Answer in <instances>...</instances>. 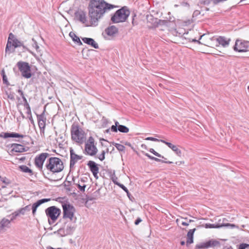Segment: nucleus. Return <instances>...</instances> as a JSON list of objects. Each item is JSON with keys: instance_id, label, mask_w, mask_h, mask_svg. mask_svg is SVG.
I'll use <instances>...</instances> for the list:
<instances>
[{"instance_id": "1", "label": "nucleus", "mask_w": 249, "mask_h": 249, "mask_svg": "<svg viewBox=\"0 0 249 249\" xmlns=\"http://www.w3.org/2000/svg\"><path fill=\"white\" fill-rule=\"evenodd\" d=\"M113 7L103 0H90L88 5L89 18L93 26H96L105 13Z\"/></svg>"}, {"instance_id": "2", "label": "nucleus", "mask_w": 249, "mask_h": 249, "mask_svg": "<svg viewBox=\"0 0 249 249\" xmlns=\"http://www.w3.org/2000/svg\"><path fill=\"white\" fill-rule=\"evenodd\" d=\"M45 170L53 173H58L63 170L64 168L62 161L56 157H51L46 162Z\"/></svg>"}, {"instance_id": "3", "label": "nucleus", "mask_w": 249, "mask_h": 249, "mask_svg": "<svg viewBox=\"0 0 249 249\" xmlns=\"http://www.w3.org/2000/svg\"><path fill=\"white\" fill-rule=\"evenodd\" d=\"M71 140L74 142L82 144L86 138V134L78 124L74 123L71 127Z\"/></svg>"}, {"instance_id": "4", "label": "nucleus", "mask_w": 249, "mask_h": 249, "mask_svg": "<svg viewBox=\"0 0 249 249\" xmlns=\"http://www.w3.org/2000/svg\"><path fill=\"white\" fill-rule=\"evenodd\" d=\"M63 218H68L70 221L75 223L76 222L77 218L74 216L75 211L74 207L68 203H64L62 205Z\"/></svg>"}, {"instance_id": "5", "label": "nucleus", "mask_w": 249, "mask_h": 249, "mask_svg": "<svg viewBox=\"0 0 249 249\" xmlns=\"http://www.w3.org/2000/svg\"><path fill=\"white\" fill-rule=\"evenodd\" d=\"M46 215L48 217L49 223L50 225L53 224L61 213V210L56 207L53 206L48 207L45 210Z\"/></svg>"}, {"instance_id": "6", "label": "nucleus", "mask_w": 249, "mask_h": 249, "mask_svg": "<svg viewBox=\"0 0 249 249\" xmlns=\"http://www.w3.org/2000/svg\"><path fill=\"white\" fill-rule=\"evenodd\" d=\"M129 15V11L122 8L116 11L113 16H112L111 20L112 22L115 23L124 22L127 19Z\"/></svg>"}, {"instance_id": "7", "label": "nucleus", "mask_w": 249, "mask_h": 249, "mask_svg": "<svg viewBox=\"0 0 249 249\" xmlns=\"http://www.w3.org/2000/svg\"><path fill=\"white\" fill-rule=\"evenodd\" d=\"M17 66L22 77L30 78L32 76L31 68L28 63L19 61L17 63Z\"/></svg>"}, {"instance_id": "8", "label": "nucleus", "mask_w": 249, "mask_h": 249, "mask_svg": "<svg viewBox=\"0 0 249 249\" xmlns=\"http://www.w3.org/2000/svg\"><path fill=\"white\" fill-rule=\"evenodd\" d=\"M85 151L87 155L91 156H95L97 153L98 150L92 137H89L86 142Z\"/></svg>"}, {"instance_id": "9", "label": "nucleus", "mask_w": 249, "mask_h": 249, "mask_svg": "<svg viewBox=\"0 0 249 249\" xmlns=\"http://www.w3.org/2000/svg\"><path fill=\"white\" fill-rule=\"evenodd\" d=\"M233 50L239 53L246 52L249 51V41L242 39H237L233 47Z\"/></svg>"}, {"instance_id": "10", "label": "nucleus", "mask_w": 249, "mask_h": 249, "mask_svg": "<svg viewBox=\"0 0 249 249\" xmlns=\"http://www.w3.org/2000/svg\"><path fill=\"white\" fill-rule=\"evenodd\" d=\"M16 49V37L15 36L10 33L9 35L7 45L5 48V56L14 53Z\"/></svg>"}, {"instance_id": "11", "label": "nucleus", "mask_w": 249, "mask_h": 249, "mask_svg": "<svg viewBox=\"0 0 249 249\" xmlns=\"http://www.w3.org/2000/svg\"><path fill=\"white\" fill-rule=\"evenodd\" d=\"M49 155V154L48 153H42L36 157L35 159V164L40 171H44V170H43V163L46 158H48Z\"/></svg>"}, {"instance_id": "12", "label": "nucleus", "mask_w": 249, "mask_h": 249, "mask_svg": "<svg viewBox=\"0 0 249 249\" xmlns=\"http://www.w3.org/2000/svg\"><path fill=\"white\" fill-rule=\"evenodd\" d=\"M118 32V28L116 26L112 25L107 28L103 32L102 35L105 39L110 40L115 36Z\"/></svg>"}, {"instance_id": "13", "label": "nucleus", "mask_w": 249, "mask_h": 249, "mask_svg": "<svg viewBox=\"0 0 249 249\" xmlns=\"http://www.w3.org/2000/svg\"><path fill=\"white\" fill-rule=\"evenodd\" d=\"M16 215L13 213L6 217L3 218L0 221V233L5 231L10 227L11 222L15 218Z\"/></svg>"}, {"instance_id": "14", "label": "nucleus", "mask_w": 249, "mask_h": 249, "mask_svg": "<svg viewBox=\"0 0 249 249\" xmlns=\"http://www.w3.org/2000/svg\"><path fill=\"white\" fill-rule=\"evenodd\" d=\"M37 119L40 134L41 135L42 134L44 135L47 121L45 109L44 110L41 114L37 115Z\"/></svg>"}, {"instance_id": "15", "label": "nucleus", "mask_w": 249, "mask_h": 249, "mask_svg": "<svg viewBox=\"0 0 249 249\" xmlns=\"http://www.w3.org/2000/svg\"><path fill=\"white\" fill-rule=\"evenodd\" d=\"M76 17L82 23L84 24L86 26H93L91 24V21L90 19H87V15L86 12L83 11H79L76 13Z\"/></svg>"}, {"instance_id": "16", "label": "nucleus", "mask_w": 249, "mask_h": 249, "mask_svg": "<svg viewBox=\"0 0 249 249\" xmlns=\"http://www.w3.org/2000/svg\"><path fill=\"white\" fill-rule=\"evenodd\" d=\"M218 246H220L219 241L215 240H211L206 242L197 244L196 246V249H206L210 247L214 248Z\"/></svg>"}, {"instance_id": "17", "label": "nucleus", "mask_w": 249, "mask_h": 249, "mask_svg": "<svg viewBox=\"0 0 249 249\" xmlns=\"http://www.w3.org/2000/svg\"><path fill=\"white\" fill-rule=\"evenodd\" d=\"M70 168L74 167L76 163L79 160H81L83 158L82 156L78 155L75 154L72 148H70Z\"/></svg>"}, {"instance_id": "18", "label": "nucleus", "mask_w": 249, "mask_h": 249, "mask_svg": "<svg viewBox=\"0 0 249 249\" xmlns=\"http://www.w3.org/2000/svg\"><path fill=\"white\" fill-rule=\"evenodd\" d=\"M87 165L88 166L90 171L92 172L94 177L96 179H98V174L99 170L98 164L93 161L89 160L88 162Z\"/></svg>"}, {"instance_id": "19", "label": "nucleus", "mask_w": 249, "mask_h": 249, "mask_svg": "<svg viewBox=\"0 0 249 249\" xmlns=\"http://www.w3.org/2000/svg\"><path fill=\"white\" fill-rule=\"evenodd\" d=\"M161 142L165 144L170 148H171L178 156H181L182 152L181 150L178 148V146L176 145H174L171 142H167L164 140H161Z\"/></svg>"}, {"instance_id": "20", "label": "nucleus", "mask_w": 249, "mask_h": 249, "mask_svg": "<svg viewBox=\"0 0 249 249\" xmlns=\"http://www.w3.org/2000/svg\"><path fill=\"white\" fill-rule=\"evenodd\" d=\"M231 39H227L224 36H219L216 38V41L219 44L222 45L224 47H228L229 45Z\"/></svg>"}, {"instance_id": "21", "label": "nucleus", "mask_w": 249, "mask_h": 249, "mask_svg": "<svg viewBox=\"0 0 249 249\" xmlns=\"http://www.w3.org/2000/svg\"><path fill=\"white\" fill-rule=\"evenodd\" d=\"M49 199L43 198L41 199H39L37 201L36 203H34L32 205V213L33 215H35L37 209V208L41 204L47 202L49 201Z\"/></svg>"}, {"instance_id": "22", "label": "nucleus", "mask_w": 249, "mask_h": 249, "mask_svg": "<svg viewBox=\"0 0 249 249\" xmlns=\"http://www.w3.org/2000/svg\"><path fill=\"white\" fill-rule=\"evenodd\" d=\"M82 39L85 43L90 45L95 49L99 48L98 44L91 38L83 37L82 38Z\"/></svg>"}, {"instance_id": "23", "label": "nucleus", "mask_w": 249, "mask_h": 249, "mask_svg": "<svg viewBox=\"0 0 249 249\" xmlns=\"http://www.w3.org/2000/svg\"><path fill=\"white\" fill-rule=\"evenodd\" d=\"M196 231V229L190 230L187 233V245L191 244L193 243L194 233Z\"/></svg>"}, {"instance_id": "24", "label": "nucleus", "mask_w": 249, "mask_h": 249, "mask_svg": "<svg viewBox=\"0 0 249 249\" xmlns=\"http://www.w3.org/2000/svg\"><path fill=\"white\" fill-rule=\"evenodd\" d=\"M18 169L22 172L27 174L30 176L34 174L33 171L26 165L19 166Z\"/></svg>"}, {"instance_id": "25", "label": "nucleus", "mask_w": 249, "mask_h": 249, "mask_svg": "<svg viewBox=\"0 0 249 249\" xmlns=\"http://www.w3.org/2000/svg\"><path fill=\"white\" fill-rule=\"evenodd\" d=\"M6 95H7V98L8 99V101L9 104H13L14 103L15 101V94L14 92H12L10 89H8L6 91Z\"/></svg>"}, {"instance_id": "26", "label": "nucleus", "mask_w": 249, "mask_h": 249, "mask_svg": "<svg viewBox=\"0 0 249 249\" xmlns=\"http://www.w3.org/2000/svg\"><path fill=\"white\" fill-rule=\"evenodd\" d=\"M69 36L72 38V40L76 42L78 45H82V43L79 37L77 36L74 33L71 32L69 34Z\"/></svg>"}, {"instance_id": "27", "label": "nucleus", "mask_w": 249, "mask_h": 249, "mask_svg": "<svg viewBox=\"0 0 249 249\" xmlns=\"http://www.w3.org/2000/svg\"><path fill=\"white\" fill-rule=\"evenodd\" d=\"M7 151L10 155H15L16 154V144L13 143L11 145L7 146Z\"/></svg>"}, {"instance_id": "28", "label": "nucleus", "mask_w": 249, "mask_h": 249, "mask_svg": "<svg viewBox=\"0 0 249 249\" xmlns=\"http://www.w3.org/2000/svg\"><path fill=\"white\" fill-rule=\"evenodd\" d=\"M16 47H17V51L18 52L19 51V49L23 52H25L26 50H27V47L23 46L22 43L21 42H20V41H18L17 39Z\"/></svg>"}, {"instance_id": "29", "label": "nucleus", "mask_w": 249, "mask_h": 249, "mask_svg": "<svg viewBox=\"0 0 249 249\" xmlns=\"http://www.w3.org/2000/svg\"><path fill=\"white\" fill-rule=\"evenodd\" d=\"M0 137L5 139L10 137L16 138V133L2 132L0 134Z\"/></svg>"}, {"instance_id": "30", "label": "nucleus", "mask_w": 249, "mask_h": 249, "mask_svg": "<svg viewBox=\"0 0 249 249\" xmlns=\"http://www.w3.org/2000/svg\"><path fill=\"white\" fill-rule=\"evenodd\" d=\"M118 131L122 133H127L129 132V128L125 125H120L119 126Z\"/></svg>"}, {"instance_id": "31", "label": "nucleus", "mask_w": 249, "mask_h": 249, "mask_svg": "<svg viewBox=\"0 0 249 249\" xmlns=\"http://www.w3.org/2000/svg\"><path fill=\"white\" fill-rule=\"evenodd\" d=\"M204 227L205 228H219L221 227V225H220L219 224L215 225L210 223H206L205 224Z\"/></svg>"}, {"instance_id": "32", "label": "nucleus", "mask_w": 249, "mask_h": 249, "mask_svg": "<svg viewBox=\"0 0 249 249\" xmlns=\"http://www.w3.org/2000/svg\"><path fill=\"white\" fill-rule=\"evenodd\" d=\"M108 152V148H107L106 149V151L105 150H103L101 152V154L99 155L98 156H97V158L101 161H103L105 158V154L106 152Z\"/></svg>"}, {"instance_id": "33", "label": "nucleus", "mask_w": 249, "mask_h": 249, "mask_svg": "<svg viewBox=\"0 0 249 249\" xmlns=\"http://www.w3.org/2000/svg\"><path fill=\"white\" fill-rule=\"evenodd\" d=\"M115 146L116 148L117 149V150H119V151L124 152L125 150V147L122 144L116 143Z\"/></svg>"}, {"instance_id": "34", "label": "nucleus", "mask_w": 249, "mask_h": 249, "mask_svg": "<svg viewBox=\"0 0 249 249\" xmlns=\"http://www.w3.org/2000/svg\"><path fill=\"white\" fill-rule=\"evenodd\" d=\"M238 249H249V244L246 243L240 244L238 246Z\"/></svg>"}, {"instance_id": "35", "label": "nucleus", "mask_w": 249, "mask_h": 249, "mask_svg": "<svg viewBox=\"0 0 249 249\" xmlns=\"http://www.w3.org/2000/svg\"><path fill=\"white\" fill-rule=\"evenodd\" d=\"M230 227L231 228H238V226L237 225H236L233 224H230V223H227V224H223L221 225V227Z\"/></svg>"}, {"instance_id": "36", "label": "nucleus", "mask_w": 249, "mask_h": 249, "mask_svg": "<svg viewBox=\"0 0 249 249\" xmlns=\"http://www.w3.org/2000/svg\"><path fill=\"white\" fill-rule=\"evenodd\" d=\"M117 185L118 186H119L121 188H122L124 192H125L126 193L127 195H130V193H129L128 190L123 184L119 183L117 184Z\"/></svg>"}, {"instance_id": "37", "label": "nucleus", "mask_w": 249, "mask_h": 249, "mask_svg": "<svg viewBox=\"0 0 249 249\" xmlns=\"http://www.w3.org/2000/svg\"><path fill=\"white\" fill-rule=\"evenodd\" d=\"M75 227L73 226H67L66 231L67 233H71L74 230Z\"/></svg>"}, {"instance_id": "38", "label": "nucleus", "mask_w": 249, "mask_h": 249, "mask_svg": "<svg viewBox=\"0 0 249 249\" xmlns=\"http://www.w3.org/2000/svg\"><path fill=\"white\" fill-rule=\"evenodd\" d=\"M149 151L157 157L164 158V157L162 156H161L160 154L155 151L154 149L153 148L150 149Z\"/></svg>"}, {"instance_id": "39", "label": "nucleus", "mask_w": 249, "mask_h": 249, "mask_svg": "<svg viewBox=\"0 0 249 249\" xmlns=\"http://www.w3.org/2000/svg\"><path fill=\"white\" fill-rule=\"evenodd\" d=\"M25 159V157L22 156L20 154L17 153V160H19V161H23Z\"/></svg>"}, {"instance_id": "40", "label": "nucleus", "mask_w": 249, "mask_h": 249, "mask_svg": "<svg viewBox=\"0 0 249 249\" xmlns=\"http://www.w3.org/2000/svg\"><path fill=\"white\" fill-rule=\"evenodd\" d=\"M111 179L115 184L117 185V184L119 183L116 181V180L117 179V178L116 177L114 172L113 173V174L111 176Z\"/></svg>"}, {"instance_id": "41", "label": "nucleus", "mask_w": 249, "mask_h": 249, "mask_svg": "<svg viewBox=\"0 0 249 249\" xmlns=\"http://www.w3.org/2000/svg\"><path fill=\"white\" fill-rule=\"evenodd\" d=\"M145 140H150V141H154V142H161V140H159L157 138H153V137H147L145 139Z\"/></svg>"}, {"instance_id": "42", "label": "nucleus", "mask_w": 249, "mask_h": 249, "mask_svg": "<svg viewBox=\"0 0 249 249\" xmlns=\"http://www.w3.org/2000/svg\"><path fill=\"white\" fill-rule=\"evenodd\" d=\"M16 148H17V152H21L22 151L21 150V149L24 150V148H22V145H21L20 144H17V143Z\"/></svg>"}, {"instance_id": "43", "label": "nucleus", "mask_w": 249, "mask_h": 249, "mask_svg": "<svg viewBox=\"0 0 249 249\" xmlns=\"http://www.w3.org/2000/svg\"><path fill=\"white\" fill-rule=\"evenodd\" d=\"M77 187L80 191L84 192L85 187H86V185L85 184H84L83 185H80V184H78L77 185Z\"/></svg>"}, {"instance_id": "44", "label": "nucleus", "mask_w": 249, "mask_h": 249, "mask_svg": "<svg viewBox=\"0 0 249 249\" xmlns=\"http://www.w3.org/2000/svg\"><path fill=\"white\" fill-rule=\"evenodd\" d=\"M18 94L22 97V98L23 99V101H25L26 103H27V100H26L25 97L24 96L23 92L20 89L18 90Z\"/></svg>"}, {"instance_id": "45", "label": "nucleus", "mask_w": 249, "mask_h": 249, "mask_svg": "<svg viewBox=\"0 0 249 249\" xmlns=\"http://www.w3.org/2000/svg\"><path fill=\"white\" fill-rule=\"evenodd\" d=\"M110 130L113 132H117L118 130V127L114 125H112L110 127Z\"/></svg>"}, {"instance_id": "46", "label": "nucleus", "mask_w": 249, "mask_h": 249, "mask_svg": "<svg viewBox=\"0 0 249 249\" xmlns=\"http://www.w3.org/2000/svg\"><path fill=\"white\" fill-rule=\"evenodd\" d=\"M0 181H2V182H3L4 183H8V182L7 181H8V179L6 178L2 177L1 176H0Z\"/></svg>"}, {"instance_id": "47", "label": "nucleus", "mask_w": 249, "mask_h": 249, "mask_svg": "<svg viewBox=\"0 0 249 249\" xmlns=\"http://www.w3.org/2000/svg\"><path fill=\"white\" fill-rule=\"evenodd\" d=\"M2 80L4 84L7 85L8 84V81L6 75H3V76H2Z\"/></svg>"}, {"instance_id": "48", "label": "nucleus", "mask_w": 249, "mask_h": 249, "mask_svg": "<svg viewBox=\"0 0 249 249\" xmlns=\"http://www.w3.org/2000/svg\"><path fill=\"white\" fill-rule=\"evenodd\" d=\"M200 14L199 10H195L193 13V17H196Z\"/></svg>"}, {"instance_id": "49", "label": "nucleus", "mask_w": 249, "mask_h": 249, "mask_svg": "<svg viewBox=\"0 0 249 249\" xmlns=\"http://www.w3.org/2000/svg\"><path fill=\"white\" fill-rule=\"evenodd\" d=\"M142 221V219L141 218L138 217L135 221V224L136 225H138Z\"/></svg>"}, {"instance_id": "50", "label": "nucleus", "mask_w": 249, "mask_h": 249, "mask_svg": "<svg viewBox=\"0 0 249 249\" xmlns=\"http://www.w3.org/2000/svg\"><path fill=\"white\" fill-rule=\"evenodd\" d=\"M145 155L149 159H151V160H153V159L154 158V157H153L151 155H150L148 153H145Z\"/></svg>"}, {"instance_id": "51", "label": "nucleus", "mask_w": 249, "mask_h": 249, "mask_svg": "<svg viewBox=\"0 0 249 249\" xmlns=\"http://www.w3.org/2000/svg\"><path fill=\"white\" fill-rule=\"evenodd\" d=\"M24 137H26L25 135H20L18 133H17V138H23Z\"/></svg>"}, {"instance_id": "52", "label": "nucleus", "mask_w": 249, "mask_h": 249, "mask_svg": "<svg viewBox=\"0 0 249 249\" xmlns=\"http://www.w3.org/2000/svg\"><path fill=\"white\" fill-rule=\"evenodd\" d=\"M153 160L156 161H157V162H161L162 161V160L159 159L155 158V157H154V158L153 159Z\"/></svg>"}, {"instance_id": "53", "label": "nucleus", "mask_w": 249, "mask_h": 249, "mask_svg": "<svg viewBox=\"0 0 249 249\" xmlns=\"http://www.w3.org/2000/svg\"><path fill=\"white\" fill-rule=\"evenodd\" d=\"M35 48H36V50L37 52L40 51L39 47L36 44V46L35 47Z\"/></svg>"}, {"instance_id": "54", "label": "nucleus", "mask_w": 249, "mask_h": 249, "mask_svg": "<svg viewBox=\"0 0 249 249\" xmlns=\"http://www.w3.org/2000/svg\"><path fill=\"white\" fill-rule=\"evenodd\" d=\"M181 225H183V226H188L189 225V223H187L186 222H182L181 223Z\"/></svg>"}, {"instance_id": "55", "label": "nucleus", "mask_w": 249, "mask_h": 249, "mask_svg": "<svg viewBox=\"0 0 249 249\" xmlns=\"http://www.w3.org/2000/svg\"><path fill=\"white\" fill-rule=\"evenodd\" d=\"M120 124H119V123L118 121H115V126H116L117 127H118V128H119V126L120 125Z\"/></svg>"}, {"instance_id": "56", "label": "nucleus", "mask_w": 249, "mask_h": 249, "mask_svg": "<svg viewBox=\"0 0 249 249\" xmlns=\"http://www.w3.org/2000/svg\"><path fill=\"white\" fill-rule=\"evenodd\" d=\"M161 162H163V163H168V164H170V163H172V162H171V161H166V160H162V161Z\"/></svg>"}, {"instance_id": "57", "label": "nucleus", "mask_w": 249, "mask_h": 249, "mask_svg": "<svg viewBox=\"0 0 249 249\" xmlns=\"http://www.w3.org/2000/svg\"><path fill=\"white\" fill-rule=\"evenodd\" d=\"M192 42H196V43H197L198 44H201L199 40H196V39H193L192 40Z\"/></svg>"}, {"instance_id": "58", "label": "nucleus", "mask_w": 249, "mask_h": 249, "mask_svg": "<svg viewBox=\"0 0 249 249\" xmlns=\"http://www.w3.org/2000/svg\"><path fill=\"white\" fill-rule=\"evenodd\" d=\"M1 75L3 76V75H6L5 74V71H4V70H2L1 71V73H0Z\"/></svg>"}, {"instance_id": "59", "label": "nucleus", "mask_w": 249, "mask_h": 249, "mask_svg": "<svg viewBox=\"0 0 249 249\" xmlns=\"http://www.w3.org/2000/svg\"><path fill=\"white\" fill-rule=\"evenodd\" d=\"M47 249H61V248L54 249L52 247H47Z\"/></svg>"}, {"instance_id": "60", "label": "nucleus", "mask_w": 249, "mask_h": 249, "mask_svg": "<svg viewBox=\"0 0 249 249\" xmlns=\"http://www.w3.org/2000/svg\"><path fill=\"white\" fill-rule=\"evenodd\" d=\"M127 196L129 197V198L130 200L131 199V197H133L131 196V194H130V195H127Z\"/></svg>"}, {"instance_id": "61", "label": "nucleus", "mask_w": 249, "mask_h": 249, "mask_svg": "<svg viewBox=\"0 0 249 249\" xmlns=\"http://www.w3.org/2000/svg\"><path fill=\"white\" fill-rule=\"evenodd\" d=\"M180 244L181 245H184L185 244V242L184 241H181L180 242Z\"/></svg>"}, {"instance_id": "62", "label": "nucleus", "mask_w": 249, "mask_h": 249, "mask_svg": "<svg viewBox=\"0 0 249 249\" xmlns=\"http://www.w3.org/2000/svg\"><path fill=\"white\" fill-rule=\"evenodd\" d=\"M103 120H104V122H107V119H105L104 117L103 118Z\"/></svg>"}, {"instance_id": "63", "label": "nucleus", "mask_w": 249, "mask_h": 249, "mask_svg": "<svg viewBox=\"0 0 249 249\" xmlns=\"http://www.w3.org/2000/svg\"><path fill=\"white\" fill-rule=\"evenodd\" d=\"M30 121L32 122H33V119L32 117V116H31L30 117Z\"/></svg>"}, {"instance_id": "64", "label": "nucleus", "mask_w": 249, "mask_h": 249, "mask_svg": "<svg viewBox=\"0 0 249 249\" xmlns=\"http://www.w3.org/2000/svg\"><path fill=\"white\" fill-rule=\"evenodd\" d=\"M226 249H233V248L231 247H229L227 248Z\"/></svg>"}]
</instances>
